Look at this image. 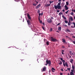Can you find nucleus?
<instances>
[{"instance_id":"nucleus-1","label":"nucleus","mask_w":75,"mask_h":75,"mask_svg":"<svg viewBox=\"0 0 75 75\" xmlns=\"http://www.w3.org/2000/svg\"><path fill=\"white\" fill-rule=\"evenodd\" d=\"M46 64L45 65H47L48 64V66L50 67L51 65V61L50 60H48V59H47L46 60Z\"/></svg>"},{"instance_id":"nucleus-2","label":"nucleus","mask_w":75,"mask_h":75,"mask_svg":"<svg viewBox=\"0 0 75 75\" xmlns=\"http://www.w3.org/2000/svg\"><path fill=\"white\" fill-rule=\"evenodd\" d=\"M51 38L52 41H53V42H56V41H57V39H56L52 37H51Z\"/></svg>"},{"instance_id":"nucleus-3","label":"nucleus","mask_w":75,"mask_h":75,"mask_svg":"<svg viewBox=\"0 0 75 75\" xmlns=\"http://www.w3.org/2000/svg\"><path fill=\"white\" fill-rule=\"evenodd\" d=\"M47 21L49 23H52V20L50 18H49L47 19Z\"/></svg>"},{"instance_id":"nucleus-4","label":"nucleus","mask_w":75,"mask_h":75,"mask_svg":"<svg viewBox=\"0 0 75 75\" xmlns=\"http://www.w3.org/2000/svg\"><path fill=\"white\" fill-rule=\"evenodd\" d=\"M28 24V25H31V23H30V21L28 19L27 21Z\"/></svg>"},{"instance_id":"nucleus-5","label":"nucleus","mask_w":75,"mask_h":75,"mask_svg":"<svg viewBox=\"0 0 75 75\" xmlns=\"http://www.w3.org/2000/svg\"><path fill=\"white\" fill-rule=\"evenodd\" d=\"M27 16L29 20H31V17L30 16V14H29L28 13Z\"/></svg>"},{"instance_id":"nucleus-6","label":"nucleus","mask_w":75,"mask_h":75,"mask_svg":"<svg viewBox=\"0 0 75 75\" xmlns=\"http://www.w3.org/2000/svg\"><path fill=\"white\" fill-rule=\"evenodd\" d=\"M40 6H41V4H40L36 6V9H37L38 8H39V7H40Z\"/></svg>"},{"instance_id":"nucleus-7","label":"nucleus","mask_w":75,"mask_h":75,"mask_svg":"<svg viewBox=\"0 0 75 75\" xmlns=\"http://www.w3.org/2000/svg\"><path fill=\"white\" fill-rule=\"evenodd\" d=\"M45 70H46V67H44L43 68L42 70V72H44L45 71Z\"/></svg>"},{"instance_id":"nucleus-8","label":"nucleus","mask_w":75,"mask_h":75,"mask_svg":"<svg viewBox=\"0 0 75 75\" xmlns=\"http://www.w3.org/2000/svg\"><path fill=\"white\" fill-rule=\"evenodd\" d=\"M72 69H73V70L74 71V72H75V67H74V66L72 65Z\"/></svg>"},{"instance_id":"nucleus-9","label":"nucleus","mask_w":75,"mask_h":75,"mask_svg":"<svg viewBox=\"0 0 75 75\" xmlns=\"http://www.w3.org/2000/svg\"><path fill=\"white\" fill-rule=\"evenodd\" d=\"M62 62L63 64V66L65 67V61L64 60H62Z\"/></svg>"},{"instance_id":"nucleus-10","label":"nucleus","mask_w":75,"mask_h":75,"mask_svg":"<svg viewBox=\"0 0 75 75\" xmlns=\"http://www.w3.org/2000/svg\"><path fill=\"white\" fill-rule=\"evenodd\" d=\"M61 6H60L57 5V8L58 9H60V8H61Z\"/></svg>"},{"instance_id":"nucleus-11","label":"nucleus","mask_w":75,"mask_h":75,"mask_svg":"<svg viewBox=\"0 0 75 75\" xmlns=\"http://www.w3.org/2000/svg\"><path fill=\"white\" fill-rule=\"evenodd\" d=\"M51 5V4H46L45 5V6L46 7H48L49 6H50Z\"/></svg>"},{"instance_id":"nucleus-12","label":"nucleus","mask_w":75,"mask_h":75,"mask_svg":"<svg viewBox=\"0 0 75 75\" xmlns=\"http://www.w3.org/2000/svg\"><path fill=\"white\" fill-rule=\"evenodd\" d=\"M73 61H74V60H73V59H71L70 60V62L71 63V64H73V63L72 62Z\"/></svg>"},{"instance_id":"nucleus-13","label":"nucleus","mask_w":75,"mask_h":75,"mask_svg":"<svg viewBox=\"0 0 75 75\" xmlns=\"http://www.w3.org/2000/svg\"><path fill=\"white\" fill-rule=\"evenodd\" d=\"M54 6L55 9H57V8H58V5L56 6V5H54Z\"/></svg>"},{"instance_id":"nucleus-14","label":"nucleus","mask_w":75,"mask_h":75,"mask_svg":"<svg viewBox=\"0 0 75 75\" xmlns=\"http://www.w3.org/2000/svg\"><path fill=\"white\" fill-rule=\"evenodd\" d=\"M52 71L53 72H54V71H55V69L54 68H52Z\"/></svg>"},{"instance_id":"nucleus-15","label":"nucleus","mask_w":75,"mask_h":75,"mask_svg":"<svg viewBox=\"0 0 75 75\" xmlns=\"http://www.w3.org/2000/svg\"><path fill=\"white\" fill-rule=\"evenodd\" d=\"M65 31H66V32H69V33L70 32V30L68 29H67Z\"/></svg>"},{"instance_id":"nucleus-16","label":"nucleus","mask_w":75,"mask_h":75,"mask_svg":"<svg viewBox=\"0 0 75 75\" xmlns=\"http://www.w3.org/2000/svg\"><path fill=\"white\" fill-rule=\"evenodd\" d=\"M58 30L59 31H61V27H60L58 28Z\"/></svg>"},{"instance_id":"nucleus-17","label":"nucleus","mask_w":75,"mask_h":75,"mask_svg":"<svg viewBox=\"0 0 75 75\" xmlns=\"http://www.w3.org/2000/svg\"><path fill=\"white\" fill-rule=\"evenodd\" d=\"M73 70H71V74H72V75H74V73L73 72Z\"/></svg>"},{"instance_id":"nucleus-18","label":"nucleus","mask_w":75,"mask_h":75,"mask_svg":"<svg viewBox=\"0 0 75 75\" xmlns=\"http://www.w3.org/2000/svg\"><path fill=\"white\" fill-rule=\"evenodd\" d=\"M69 52V53H70V54L71 55H74V53H72V51H70Z\"/></svg>"},{"instance_id":"nucleus-19","label":"nucleus","mask_w":75,"mask_h":75,"mask_svg":"<svg viewBox=\"0 0 75 75\" xmlns=\"http://www.w3.org/2000/svg\"><path fill=\"white\" fill-rule=\"evenodd\" d=\"M62 17H63V18H64V20H66V19H67V18H66V17H65V16H62Z\"/></svg>"},{"instance_id":"nucleus-20","label":"nucleus","mask_w":75,"mask_h":75,"mask_svg":"<svg viewBox=\"0 0 75 75\" xmlns=\"http://www.w3.org/2000/svg\"><path fill=\"white\" fill-rule=\"evenodd\" d=\"M62 64V62L60 61V62L59 63V65H61V64Z\"/></svg>"},{"instance_id":"nucleus-21","label":"nucleus","mask_w":75,"mask_h":75,"mask_svg":"<svg viewBox=\"0 0 75 75\" xmlns=\"http://www.w3.org/2000/svg\"><path fill=\"white\" fill-rule=\"evenodd\" d=\"M65 64L66 65V67H68V64L67 63V62H66L65 63Z\"/></svg>"},{"instance_id":"nucleus-22","label":"nucleus","mask_w":75,"mask_h":75,"mask_svg":"<svg viewBox=\"0 0 75 75\" xmlns=\"http://www.w3.org/2000/svg\"><path fill=\"white\" fill-rule=\"evenodd\" d=\"M62 42L64 43L65 42V39H62Z\"/></svg>"},{"instance_id":"nucleus-23","label":"nucleus","mask_w":75,"mask_h":75,"mask_svg":"<svg viewBox=\"0 0 75 75\" xmlns=\"http://www.w3.org/2000/svg\"><path fill=\"white\" fill-rule=\"evenodd\" d=\"M37 5V4H33V6H36Z\"/></svg>"},{"instance_id":"nucleus-24","label":"nucleus","mask_w":75,"mask_h":75,"mask_svg":"<svg viewBox=\"0 0 75 75\" xmlns=\"http://www.w3.org/2000/svg\"><path fill=\"white\" fill-rule=\"evenodd\" d=\"M46 44L47 45H49V42H48V41H47L46 42Z\"/></svg>"},{"instance_id":"nucleus-25","label":"nucleus","mask_w":75,"mask_h":75,"mask_svg":"<svg viewBox=\"0 0 75 75\" xmlns=\"http://www.w3.org/2000/svg\"><path fill=\"white\" fill-rule=\"evenodd\" d=\"M62 14V13L60 12L59 13V16H61Z\"/></svg>"},{"instance_id":"nucleus-26","label":"nucleus","mask_w":75,"mask_h":75,"mask_svg":"<svg viewBox=\"0 0 75 75\" xmlns=\"http://www.w3.org/2000/svg\"><path fill=\"white\" fill-rule=\"evenodd\" d=\"M66 3L67 6H68V5H69V3H68V1L66 2Z\"/></svg>"},{"instance_id":"nucleus-27","label":"nucleus","mask_w":75,"mask_h":75,"mask_svg":"<svg viewBox=\"0 0 75 75\" xmlns=\"http://www.w3.org/2000/svg\"><path fill=\"white\" fill-rule=\"evenodd\" d=\"M61 5V2H59L57 6H60Z\"/></svg>"},{"instance_id":"nucleus-28","label":"nucleus","mask_w":75,"mask_h":75,"mask_svg":"<svg viewBox=\"0 0 75 75\" xmlns=\"http://www.w3.org/2000/svg\"><path fill=\"white\" fill-rule=\"evenodd\" d=\"M70 19H71V21H73V19L72 17L70 18Z\"/></svg>"},{"instance_id":"nucleus-29","label":"nucleus","mask_w":75,"mask_h":75,"mask_svg":"<svg viewBox=\"0 0 75 75\" xmlns=\"http://www.w3.org/2000/svg\"><path fill=\"white\" fill-rule=\"evenodd\" d=\"M42 14H43V13H41L40 14V13H39V16H41H41H42Z\"/></svg>"},{"instance_id":"nucleus-30","label":"nucleus","mask_w":75,"mask_h":75,"mask_svg":"<svg viewBox=\"0 0 75 75\" xmlns=\"http://www.w3.org/2000/svg\"><path fill=\"white\" fill-rule=\"evenodd\" d=\"M65 9L66 10H68V7H67L66 8H65Z\"/></svg>"},{"instance_id":"nucleus-31","label":"nucleus","mask_w":75,"mask_h":75,"mask_svg":"<svg viewBox=\"0 0 75 75\" xmlns=\"http://www.w3.org/2000/svg\"><path fill=\"white\" fill-rule=\"evenodd\" d=\"M39 21L40 22V23H41V24H42V21Z\"/></svg>"},{"instance_id":"nucleus-32","label":"nucleus","mask_w":75,"mask_h":75,"mask_svg":"<svg viewBox=\"0 0 75 75\" xmlns=\"http://www.w3.org/2000/svg\"><path fill=\"white\" fill-rule=\"evenodd\" d=\"M15 1H16L17 2H18L20 1V0H14Z\"/></svg>"},{"instance_id":"nucleus-33","label":"nucleus","mask_w":75,"mask_h":75,"mask_svg":"<svg viewBox=\"0 0 75 75\" xmlns=\"http://www.w3.org/2000/svg\"><path fill=\"white\" fill-rule=\"evenodd\" d=\"M50 4H51V3H53V2H54V1H50Z\"/></svg>"},{"instance_id":"nucleus-34","label":"nucleus","mask_w":75,"mask_h":75,"mask_svg":"<svg viewBox=\"0 0 75 75\" xmlns=\"http://www.w3.org/2000/svg\"><path fill=\"white\" fill-rule=\"evenodd\" d=\"M64 22H65V23H66V24H67V23H68V21H65Z\"/></svg>"},{"instance_id":"nucleus-35","label":"nucleus","mask_w":75,"mask_h":75,"mask_svg":"<svg viewBox=\"0 0 75 75\" xmlns=\"http://www.w3.org/2000/svg\"><path fill=\"white\" fill-rule=\"evenodd\" d=\"M71 11H74V12H75V10H73V9H71Z\"/></svg>"},{"instance_id":"nucleus-36","label":"nucleus","mask_w":75,"mask_h":75,"mask_svg":"<svg viewBox=\"0 0 75 75\" xmlns=\"http://www.w3.org/2000/svg\"><path fill=\"white\" fill-rule=\"evenodd\" d=\"M42 29H43V30H44V31H45V28H44V27H43V26L42 27Z\"/></svg>"},{"instance_id":"nucleus-37","label":"nucleus","mask_w":75,"mask_h":75,"mask_svg":"<svg viewBox=\"0 0 75 75\" xmlns=\"http://www.w3.org/2000/svg\"><path fill=\"white\" fill-rule=\"evenodd\" d=\"M73 24L74 25V27L75 28V23H73Z\"/></svg>"},{"instance_id":"nucleus-38","label":"nucleus","mask_w":75,"mask_h":75,"mask_svg":"<svg viewBox=\"0 0 75 75\" xmlns=\"http://www.w3.org/2000/svg\"><path fill=\"white\" fill-rule=\"evenodd\" d=\"M71 15L73 16V15H74V13L73 12H71Z\"/></svg>"},{"instance_id":"nucleus-39","label":"nucleus","mask_w":75,"mask_h":75,"mask_svg":"<svg viewBox=\"0 0 75 75\" xmlns=\"http://www.w3.org/2000/svg\"><path fill=\"white\" fill-rule=\"evenodd\" d=\"M67 69V70H68V71H70V69H70V68H68Z\"/></svg>"},{"instance_id":"nucleus-40","label":"nucleus","mask_w":75,"mask_h":75,"mask_svg":"<svg viewBox=\"0 0 75 75\" xmlns=\"http://www.w3.org/2000/svg\"><path fill=\"white\" fill-rule=\"evenodd\" d=\"M40 12V10H38V13H39V14Z\"/></svg>"},{"instance_id":"nucleus-41","label":"nucleus","mask_w":75,"mask_h":75,"mask_svg":"<svg viewBox=\"0 0 75 75\" xmlns=\"http://www.w3.org/2000/svg\"><path fill=\"white\" fill-rule=\"evenodd\" d=\"M68 11H69V10H68L67 11H66L65 12L66 14H68Z\"/></svg>"},{"instance_id":"nucleus-42","label":"nucleus","mask_w":75,"mask_h":75,"mask_svg":"<svg viewBox=\"0 0 75 75\" xmlns=\"http://www.w3.org/2000/svg\"><path fill=\"white\" fill-rule=\"evenodd\" d=\"M52 28H51L50 29V31H52Z\"/></svg>"},{"instance_id":"nucleus-43","label":"nucleus","mask_w":75,"mask_h":75,"mask_svg":"<svg viewBox=\"0 0 75 75\" xmlns=\"http://www.w3.org/2000/svg\"><path fill=\"white\" fill-rule=\"evenodd\" d=\"M60 25V23H59L57 24V26H58V25Z\"/></svg>"},{"instance_id":"nucleus-44","label":"nucleus","mask_w":75,"mask_h":75,"mask_svg":"<svg viewBox=\"0 0 75 75\" xmlns=\"http://www.w3.org/2000/svg\"><path fill=\"white\" fill-rule=\"evenodd\" d=\"M60 60H61V61H62L63 60V59H62V58H61Z\"/></svg>"},{"instance_id":"nucleus-45","label":"nucleus","mask_w":75,"mask_h":75,"mask_svg":"<svg viewBox=\"0 0 75 75\" xmlns=\"http://www.w3.org/2000/svg\"><path fill=\"white\" fill-rule=\"evenodd\" d=\"M72 42H73V43H74V44H75V41H73Z\"/></svg>"},{"instance_id":"nucleus-46","label":"nucleus","mask_w":75,"mask_h":75,"mask_svg":"<svg viewBox=\"0 0 75 75\" xmlns=\"http://www.w3.org/2000/svg\"><path fill=\"white\" fill-rule=\"evenodd\" d=\"M66 7H67V6L66 5L64 6V8H66Z\"/></svg>"},{"instance_id":"nucleus-47","label":"nucleus","mask_w":75,"mask_h":75,"mask_svg":"<svg viewBox=\"0 0 75 75\" xmlns=\"http://www.w3.org/2000/svg\"><path fill=\"white\" fill-rule=\"evenodd\" d=\"M60 75H62V73H60Z\"/></svg>"},{"instance_id":"nucleus-48","label":"nucleus","mask_w":75,"mask_h":75,"mask_svg":"<svg viewBox=\"0 0 75 75\" xmlns=\"http://www.w3.org/2000/svg\"><path fill=\"white\" fill-rule=\"evenodd\" d=\"M71 24H70V23H68V25H70Z\"/></svg>"},{"instance_id":"nucleus-49","label":"nucleus","mask_w":75,"mask_h":75,"mask_svg":"<svg viewBox=\"0 0 75 75\" xmlns=\"http://www.w3.org/2000/svg\"><path fill=\"white\" fill-rule=\"evenodd\" d=\"M61 70V71H64V70H63V69H62H62Z\"/></svg>"},{"instance_id":"nucleus-50","label":"nucleus","mask_w":75,"mask_h":75,"mask_svg":"<svg viewBox=\"0 0 75 75\" xmlns=\"http://www.w3.org/2000/svg\"><path fill=\"white\" fill-rule=\"evenodd\" d=\"M57 13H59V10H57Z\"/></svg>"},{"instance_id":"nucleus-51","label":"nucleus","mask_w":75,"mask_h":75,"mask_svg":"<svg viewBox=\"0 0 75 75\" xmlns=\"http://www.w3.org/2000/svg\"><path fill=\"white\" fill-rule=\"evenodd\" d=\"M64 27H67V25H64Z\"/></svg>"},{"instance_id":"nucleus-52","label":"nucleus","mask_w":75,"mask_h":75,"mask_svg":"<svg viewBox=\"0 0 75 75\" xmlns=\"http://www.w3.org/2000/svg\"><path fill=\"white\" fill-rule=\"evenodd\" d=\"M59 2H60V1H61V0H58Z\"/></svg>"},{"instance_id":"nucleus-53","label":"nucleus","mask_w":75,"mask_h":75,"mask_svg":"<svg viewBox=\"0 0 75 75\" xmlns=\"http://www.w3.org/2000/svg\"><path fill=\"white\" fill-rule=\"evenodd\" d=\"M71 27H72V28H75L74 27V26H71Z\"/></svg>"},{"instance_id":"nucleus-54","label":"nucleus","mask_w":75,"mask_h":75,"mask_svg":"<svg viewBox=\"0 0 75 75\" xmlns=\"http://www.w3.org/2000/svg\"><path fill=\"white\" fill-rule=\"evenodd\" d=\"M62 11H63V12H64V11H65V10H64V9H63L62 10Z\"/></svg>"},{"instance_id":"nucleus-55","label":"nucleus","mask_w":75,"mask_h":75,"mask_svg":"<svg viewBox=\"0 0 75 75\" xmlns=\"http://www.w3.org/2000/svg\"><path fill=\"white\" fill-rule=\"evenodd\" d=\"M38 19H39V21H40V18H38Z\"/></svg>"},{"instance_id":"nucleus-56","label":"nucleus","mask_w":75,"mask_h":75,"mask_svg":"<svg viewBox=\"0 0 75 75\" xmlns=\"http://www.w3.org/2000/svg\"><path fill=\"white\" fill-rule=\"evenodd\" d=\"M64 51H65L64 50H62V52H64Z\"/></svg>"},{"instance_id":"nucleus-57","label":"nucleus","mask_w":75,"mask_h":75,"mask_svg":"<svg viewBox=\"0 0 75 75\" xmlns=\"http://www.w3.org/2000/svg\"><path fill=\"white\" fill-rule=\"evenodd\" d=\"M66 38H68V36H66Z\"/></svg>"},{"instance_id":"nucleus-58","label":"nucleus","mask_w":75,"mask_h":75,"mask_svg":"<svg viewBox=\"0 0 75 75\" xmlns=\"http://www.w3.org/2000/svg\"><path fill=\"white\" fill-rule=\"evenodd\" d=\"M70 75H72V74L71 73V72H70Z\"/></svg>"},{"instance_id":"nucleus-59","label":"nucleus","mask_w":75,"mask_h":75,"mask_svg":"<svg viewBox=\"0 0 75 75\" xmlns=\"http://www.w3.org/2000/svg\"><path fill=\"white\" fill-rule=\"evenodd\" d=\"M27 47V44H26V47Z\"/></svg>"},{"instance_id":"nucleus-60","label":"nucleus","mask_w":75,"mask_h":75,"mask_svg":"<svg viewBox=\"0 0 75 75\" xmlns=\"http://www.w3.org/2000/svg\"><path fill=\"white\" fill-rule=\"evenodd\" d=\"M62 53L63 54V55H64V54L63 52H62Z\"/></svg>"},{"instance_id":"nucleus-61","label":"nucleus","mask_w":75,"mask_h":75,"mask_svg":"<svg viewBox=\"0 0 75 75\" xmlns=\"http://www.w3.org/2000/svg\"><path fill=\"white\" fill-rule=\"evenodd\" d=\"M61 4L62 5V6H63V5H62V4H63V3H62Z\"/></svg>"},{"instance_id":"nucleus-62","label":"nucleus","mask_w":75,"mask_h":75,"mask_svg":"<svg viewBox=\"0 0 75 75\" xmlns=\"http://www.w3.org/2000/svg\"><path fill=\"white\" fill-rule=\"evenodd\" d=\"M51 18H52V19H53V18L52 17H51Z\"/></svg>"},{"instance_id":"nucleus-63","label":"nucleus","mask_w":75,"mask_h":75,"mask_svg":"<svg viewBox=\"0 0 75 75\" xmlns=\"http://www.w3.org/2000/svg\"><path fill=\"white\" fill-rule=\"evenodd\" d=\"M73 38H75V36H73Z\"/></svg>"},{"instance_id":"nucleus-64","label":"nucleus","mask_w":75,"mask_h":75,"mask_svg":"<svg viewBox=\"0 0 75 75\" xmlns=\"http://www.w3.org/2000/svg\"><path fill=\"white\" fill-rule=\"evenodd\" d=\"M74 20H75V16H74Z\"/></svg>"}]
</instances>
